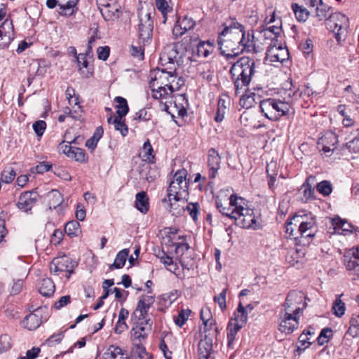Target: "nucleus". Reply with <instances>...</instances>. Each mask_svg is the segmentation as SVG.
Returning <instances> with one entry per match:
<instances>
[{
  "label": "nucleus",
  "mask_w": 359,
  "mask_h": 359,
  "mask_svg": "<svg viewBox=\"0 0 359 359\" xmlns=\"http://www.w3.org/2000/svg\"><path fill=\"white\" fill-rule=\"evenodd\" d=\"M216 206L218 210L223 215H225L230 219H233V217H232L233 214H231V211L233 209H231L230 207H224L223 205L219 202L216 201Z\"/></svg>",
  "instance_id": "nucleus-62"
},
{
  "label": "nucleus",
  "mask_w": 359,
  "mask_h": 359,
  "mask_svg": "<svg viewBox=\"0 0 359 359\" xmlns=\"http://www.w3.org/2000/svg\"><path fill=\"white\" fill-rule=\"evenodd\" d=\"M250 57L239 58L231 67L230 74L233 81L236 93L247 87L257 73V63Z\"/></svg>",
  "instance_id": "nucleus-1"
},
{
  "label": "nucleus",
  "mask_w": 359,
  "mask_h": 359,
  "mask_svg": "<svg viewBox=\"0 0 359 359\" xmlns=\"http://www.w3.org/2000/svg\"><path fill=\"white\" fill-rule=\"evenodd\" d=\"M320 6H317L316 8V16L319 20L327 19L328 16V12L330 10V7L325 5L322 3L319 4Z\"/></svg>",
  "instance_id": "nucleus-48"
},
{
  "label": "nucleus",
  "mask_w": 359,
  "mask_h": 359,
  "mask_svg": "<svg viewBox=\"0 0 359 359\" xmlns=\"http://www.w3.org/2000/svg\"><path fill=\"white\" fill-rule=\"evenodd\" d=\"M129 250L123 249L118 252L113 264L109 266V269H121L124 266L127 257H128Z\"/></svg>",
  "instance_id": "nucleus-33"
},
{
  "label": "nucleus",
  "mask_w": 359,
  "mask_h": 359,
  "mask_svg": "<svg viewBox=\"0 0 359 359\" xmlns=\"http://www.w3.org/2000/svg\"><path fill=\"white\" fill-rule=\"evenodd\" d=\"M301 190L303 191L304 197L306 201L314 198L315 190L314 188L309 183L308 180H306L302 184Z\"/></svg>",
  "instance_id": "nucleus-47"
},
{
  "label": "nucleus",
  "mask_w": 359,
  "mask_h": 359,
  "mask_svg": "<svg viewBox=\"0 0 359 359\" xmlns=\"http://www.w3.org/2000/svg\"><path fill=\"white\" fill-rule=\"evenodd\" d=\"M131 354L134 358H138L139 359H149L150 357L148 356V353L146 351L144 346L142 343L133 344Z\"/></svg>",
  "instance_id": "nucleus-39"
},
{
  "label": "nucleus",
  "mask_w": 359,
  "mask_h": 359,
  "mask_svg": "<svg viewBox=\"0 0 359 359\" xmlns=\"http://www.w3.org/2000/svg\"><path fill=\"white\" fill-rule=\"evenodd\" d=\"M138 27L139 43L145 46L151 42L152 38L154 25L150 13H147L144 18H140Z\"/></svg>",
  "instance_id": "nucleus-9"
},
{
  "label": "nucleus",
  "mask_w": 359,
  "mask_h": 359,
  "mask_svg": "<svg viewBox=\"0 0 359 359\" xmlns=\"http://www.w3.org/2000/svg\"><path fill=\"white\" fill-rule=\"evenodd\" d=\"M210 314V310L209 309H201V319L203 322V325L205 327H208V325L210 324V326H215V321L210 318H208Z\"/></svg>",
  "instance_id": "nucleus-57"
},
{
  "label": "nucleus",
  "mask_w": 359,
  "mask_h": 359,
  "mask_svg": "<svg viewBox=\"0 0 359 359\" xmlns=\"http://www.w3.org/2000/svg\"><path fill=\"white\" fill-rule=\"evenodd\" d=\"M175 190L170 189V184L168 188L167 197L172 196V198L181 203H187L189 198V187L183 188L182 185H174Z\"/></svg>",
  "instance_id": "nucleus-18"
},
{
  "label": "nucleus",
  "mask_w": 359,
  "mask_h": 359,
  "mask_svg": "<svg viewBox=\"0 0 359 359\" xmlns=\"http://www.w3.org/2000/svg\"><path fill=\"white\" fill-rule=\"evenodd\" d=\"M254 32L252 29L248 30V32L245 31V28L243 29L241 32V35L240 39L236 41V43H238L239 46L243 47L245 44L248 43L251 39H254Z\"/></svg>",
  "instance_id": "nucleus-49"
},
{
  "label": "nucleus",
  "mask_w": 359,
  "mask_h": 359,
  "mask_svg": "<svg viewBox=\"0 0 359 359\" xmlns=\"http://www.w3.org/2000/svg\"><path fill=\"white\" fill-rule=\"evenodd\" d=\"M59 13L61 15L70 16L76 11L79 0H58Z\"/></svg>",
  "instance_id": "nucleus-24"
},
{
  "label": "nucleus",
  "mask_w": 359,
  "mask_h": 359,
  "mask_svg": "<svg viewBox=\"0 0 359 359\" xmlns=\"http://www.w3.org/2000/svg\"><path fill=\"white\" fill-rule=\"evenodd\" d=\"M280 53L273 54L271 55V62H283L288 57V50L286 48H278Z\"/></svg>",
  "instance_id": "nucleus-52"
},
{
  "label": "nucleus",
  "mask_w": 359,
  "mask_h": 359,
  "mask_svg": "<svg viewBox=\"0 0 359 359\" xmlns=\"http://www.w3.org/2000/svg\"><path fill=\"white\" fill-rule=\"evenodd\" d=\"M187 171L185 169H181L177 170L174 176L173 180L170 182V189L175 190L174 185H182L183 188H186V187H189V181H187Z\"/></svg>",
  "instance_id": "nucleus-26"
},
{
  "label": "nucleus",
  "mask_w": 359,
  "mask_h": 359,
  "mask_svg": "<svg viewBox=\"0 0 359 359\" xmlns=\"http://www.w3.org/2000/svg\"><path fill=\"white\" fill-rule=\"evenodd\" d=\"M114 100L117 103L116 116L118 117V119L123 118L129 111L127 100L120 96L116 97Z\"/></svg>",
  "instance_id": "nucleus-34"
},
{
  "label": "nucleus",
  "mask_w": 359,
  "mask_h": 359,
  "mask_svg": "<svg viewBox=\"0 0 359 359\" xmlns=\"http://www.w3.org/2000/svg\"><path fill=\"white\" fill-rule=\"evenodd\" d=\"M337 135L332 132H327L319 138L317 144L318 149L322 150L326 156H330L337 148Z\"/></svg>",
  "instance_id": "nucleus-11"
},
{
  "label": "nucleus",
  "mask_w": 359,
  "mask_h": 359,
  "mask_svg": "<svg viewBox=\"0 0 359 359\" xmlns=\"http://www.w3.org/2000/svg\"><path fill=\"white\" fill-rule=\"evenodd\" d=\"M294 226H297V233L303 245L309 244L317 233L316 217L309 215H295L292 217Z\"/></svg>",
  "instance_id": "nucleus-2"
},
{
  "label": "nucleus",
  "mask_w": 359,
  "mask_h": 359,
  "mask_svg": "<svg viewBox=\"0 0 359 359\" xmlns=\"http://www.w3.org/2000/svg\"><path fill=\"white\" fill-rule=\"evenodd\" d=\"M191 313V310L189 309H182L177 317L175 318V324L182 327L188 320V318Z\"/></svg>",
  "instance_id": "nucleus-46"
},
{
  "label": "nucleus",
  "mask_w": 359,
  "mask_h": 359,
  "mask_svg": "<svg viewBox=\"0 0 359 359\" xmlns=\"http://www.w3.org/2000/svg\"><path fill=\"white\" fill-rule=\"evenodd\" d=\"M71 263V259L67 257H56L50 263V270L56 274L59 272H67L66 276L69 278L71 273H73Z\"/></svg>",
  "instance_id": "nucleus-12"
},
{
  "label": "nucleus",
  "mask_w": 359,
  "mask_h": 359,
  "mask_svg": "<svg viewBox=\"0 0 359 359\" xmlns=\"http://www.w3.org/2000/svg\"><path fill=\"white\" fill-rule=\"evenodd\" d=\"M174 81V76L164 69H158L154 76V79L151 81V86L152 87H155V86H167L170 90V93L174 91V88L172 85V83Z\"/></svg>",
  "instance_id": "nucleus-14"
},
{
  "label": "nucleus",
  "mask_w": 359,
  "mask_h": 359,
  "mask_svg": "<svg viewBox=\"0 0 359 359\" xmlns=\"http://www.w3.org/2000/svg\"><path fill=\"white\" fill-rule=\"evenodd\" d=\"M103 359H129L123 350L115 346H110L103 354Z\"/></svg>",
  "instance_id": "nucleus-28"
},
{
  "label": "nucleus",
  "mask_w": 359,
  "mask_h": 359,
  "mask_svg": "<svg viewBox=\"0 0 359 359\" xmlns=\"http://www.w3.org/2000/svg\"><path fill=\"white\" fill-rule=\"evenodd\" d=\"M135 207L143 214L149 211V198L144 191L139 192L135 196Z\"/></svg>",
  "instance_id": "nucleus-29"
},
{
  "label": "nucleus",
  "mask_w": 359,
  "mask_h": 359,
  "mask_svg": "<svg viewBox=\"0 0 359 359\" xmlns=\"http://www.w3.org/2000/svg\"><path fill=\"white\" fill-rule=\"evenodd\" d=\"M226 289H224L218 296L214 297V301L219 304V308L224 310L226 307Z\"/></svg>",
  "instance_id": "nucleus-58"
},
{
  "label": "nucleus",
  "mask_w": 359,
  "mask_h": 359,
  "mask_svg": "<svg viewBox=\"0 0 359 359\" xmlns=\"http://www.w3.org/2000/svg\"><path fill=\"white\" fill-rule=\"evenodd\" d=\"M40 351L39 347H33L26 352L25 356H20L18 358V359H35L40 353Z\"/></svg>",
  "instance_id": "nucleus-63"
},
{
  "label": "nucleus",
  "mask_w": 359,
  "mask_h": 359,
  "mask_svg": "<svg viewBox=\"0 0 359 359\" xmlns=\"http://www.w3.org/2000/svg\"><path fill=\"white\" fill-rule=\"evenodd\" d=\"M333 313L337 316L341 317L345 312V304L340 299H337L332 306Z\"/></svg>",
  "instance_id": "nucleus-50"
},
{
  "label": "nucleus",
  "mask_w": 359,
  "mask_h": 359,
  "mask_svg": "<svg viewBox=\"0 0 359 359\" xmlns=\"http://www.w3.org/2000/svg\"><path fill=\"white\" fill-rule=\"evenodd\" d=\"M114 126L115 130L119 131L123 137L128 135V128L125 123L124 118L118 119V117L115 116L114 118Z\"/></svg>",
  "instance_id": "nucleus-44"
},
{
  "label": "nucleus",
  "mask_w": 359,
  "mask_h": 359,
  "mask_svg": "<svg viewBox=\"0 0 359 359\" xmlns=\"http://www.w3.org/2000/svg\"><path fill=\"white\" fill-rule=\"evenodd\" d=\"M16 175V172L13 168L11 166H6L1 172V177L2 182L6 184H9L13 182L15 177Z\"/></svg>",
  "instance_id": "nucleus-42"
},
{
  "label": "nucleus",
  "mask_w": 359,
  "mask_h": 359,
  "mask_svg": "<svg viewBox=\"0 0 359 359\" xmlns=\"http://www.w3.org/2000/svg\"><path fill=\"white\" fill-rule=\"evenodd\" d=\"M39 195L36 191H29L21 194L17 206L19 209L27 212L30 210L37 202Z\"/></svg>",
  "instance_id": "nucleus-15"
},
{
  "label": "nucleus",
  "mask_w": 359,
  "mask_h": 359,
  "mask_svg": "<svg viewBox=\"0 0 359 359\" xmlns=\"http://www.w3.org/2000/svg\"><path fill=\"white\" fill-rule=\"evenodd\" d=\"M344 264L348 271H352L353 275L359 278V246L353 248L344 257Z\"/></svg>",
  "instance_id": "nucleus-16"
},
{
  "label": "nucleus",
  "mask_w": 359,
  "mask_h": 359,
  "mask_svg": "<svg viewBox=\"0 0 359 359\" xmlns=\"http://www.w3.org/2000/svg\"><path fill=\"white\" fill-rule=\"evenodd\" d=\"M11 348V337L8 334L0 337V353L7 351Z\"/></svg>",
  "instance_id": "nucleus-55"
},
{
  "label": "nucleus",
  "mask_w": 359,
  "mask_h": 359,
  "mask_svg": "<svg viewBox=\"0 0 359 359\" xmlns=\"http://www.w3.org/2000/svg\"><path fill=\"white\" fill-rule=\"evenodd\" d=\"M41 316L40 314V309H37L34 313H32L26 316L23 321L24 325L29 330H34L39 327L41 324Z\"/></svg>",
  "instance_id": "nucleus-23"
},
{
  "label": "nucleus",
  "mask_w": 359,
  "mask_h": 359,
  "mask_svg": "<svg viewBox=\"0 0 359 359\" xmlns=\"http://www.w3.org/2000/svg\"><path fill=\"white\" fill-rule=\"evenodd\" d=\"M199 209L200 206L198 203H189L185 208V210L189 212V215L194 221L197 220Z\"/></svg>",
  "instance_id": "nucleus-54"
},
{
  "label": "nucleus",
  "mask_w": 359,
  "mask_h": 359,
  "mask_svg": "<svg viewBox=\"0 0 359 359\" xmlns=\"http://www.w3.org/2000/svg\"><path fill=\"white\" fill-rule=\"evenodd\" d=\"M261 111L271 121H277L289 113L290 104L273 98L264 99L259 102Z\"/></svg>",
  "instance_id": "nucleus-3"
},
{
  "label": "nucleus",
  "mask_w": 359,
  "mask_h": 359,
  "mask_svg": "<svg viewBox=\"0 0 359 359\" xmlns=\"http://www.w3.org/2000/svg\"><path fill=\"white\" fill-rule=\"evenodd\" d=\"M163 203H168L169 211L172 215L177 216L182 215L185 211L184 204L172 198V196L165 198Z\"/></svg>",
  "instance_id": "nucleus-25"
},
{
  "label": "nucleus",
  "mask_w": 359,
  "mask_h": 359,
  "mask_svg": "<svg viewBox=\"0 0 359 359\" xmlns=\"http://www.w3.org/2000/svg\"><path fill=\"white\" fill-rule=\"evenodd\" d=\"M46 128V123L44 121H37L33 124V129L37 136H41Z\"/></svg>",
  "instance_id": "nucleus-61"
},
{
  "label": "nucleus",
  "mask_w": 359,
  "mask_h": 359,
  "mask_svg": "<svg viewBox=\"0 0 359 359\" xmlns=\"http://www.w3.org/2000/svg\"><path fill=\"white\" fill-rule=\"evenodd\" d=\"M110 48L109 46L99 47L97 50V57L100 60L105 61L109 55Z\"/></svg>",
  "instance_id": "nucleus-64"
},
{
  "label": "nucleus",
  "mask_w": 359,
  "mask_h": 359,
  "mask_svg": "<svg viewBox=\"0 0 359 359\" xmlns=\"http://www.w3.org/2000/svg\"><path fill=\"white\" fill-rule=\"evenodd\" d=\"M65 231L71 238L79 236L81 232L79 222L76 220L68 222L65 224Z\"/></svg>",
  "instance_id": "nucleus-35"
},
{
  "label": "nucleus",
  "mask_w": 359,
  "mask_h": 359,
  "mask_svg": "<svg viewBox=\"0 0 359 359\" xmlns=\"http://www.w3.org/2000/svg\"><path fill=\"white\" fill-rule=\"evenodd\" d=\"M317 191L324 196H329L332 191V185L330 181L323 180L316 186Z\"/></svg>",
  "instance_id": "nucleus-43"
},
{
  "label": "nucleus",
  "mask_w": 359,
  "mask_h": 359,
  "mask_svg": "<svg viewBox=\"0 0 359 359\" xmlns=\"http://www.w3.org/2000/svg\"><path fill=\"white\" fill-rule=\"evenodd\" d=\"M359 324V313L356 316L353 315L350 320V327L344 334L342 343L344 344H348L351 341V338L356 337L355 326Z\"/></svg>",
  "instance_id": "nucleus-31"
},
{
  "label": "nucleus",
  "mask_w": 359,
  "mask_h": 359,
  "mask_svg": "<svg viewBox=\"0 0 359 359\" xmlns=\"http://www.w3.org/2000/svg\"><path fill=\"white\" fill-rule=\"evenodd\" d=\"M97 4L105 20H115L122 13L121 6L116 0H97Z\"/></svg>",
  "instance_id": "nucleus-8"
},
{
  "label": "nucleus",
  "mask_w": 359,
  "mask_h": 359,
  "mask_svg": "<svg viewBox=\"0 0 359 359\" xmlns=\"http://www.w3.org/2000/svg\"><path fill=\"white\" fill-rule=\"evenodd\" d=\"M292 8L298 21L305 22L307 20L309 15V12L306 9L302 8L297 4H293L292 5Z\"/></svg>",
  "instance_id": "nucleus-40"
},
{
  "label": "nucleus",
  "mask_w": 359,
  "mask_h": 359,
  "mask_svg": "<svg viewBox=\"0 0 359 359\" xmlns=\"http://www.w3.org/2000/svg\"><path fill=\"white\" fill-rule=\"evenodd\" d=\"M221 157L219 153L213 148L210 149L208 155V165L209 167L208 176L214 179L220 168Z\"/></svg>",
  "instance_id": "nucleus-17"
},
{
  "label": "nucleus",
  "mask_w": 359,
  "mask_h": 359,
  "mask_svg": "<svg viewBox=\"0 0 359 359\" xmlns=\"http://www.w3.org/2000/svg\"><path fill=\"white\" fill-rule=\"evenodd\" d=\"M213 43L210 41H200L196 48L193 50V56L197 55L198 57H208L214 51Z\"/></svg>",
  "instance_id": "nucleus-21"
},
{
  "label": "nucleus",
  "mask_w": 359,
  "mask_h": 359,
  "mask_svg": "<svg viewBox=\"0 0 359 359\" xmlns=\"http://www.w3.org/2000/svg\"><path fill=\"white\" fill-rule=\"evenodd\" d=\"M134 327L139 330V332H142V333H148L151 329V323H150V319L138 320L136 326Z\"/></svg>",
  "instance_id": "nucleus-53"
},
{
  "label": "nucleus",
  "mask_w": 359,
  "mask_h": 359,
  "mask_svg": "<svg viewBox=\"0 0 359 359\" xmlns=\"http://www.w3.org/2000/svg\"><path fill=\"white\" fill-rule=\"evenodd\" d=\"M333 224L335 225V228H341L343 231H351L350 228L352 227V226L348 224L346 221L343 220L340 218L334 219H333Z\"/></svg>",
  "instance_id": "nucleus-60"
},
{
  "label": "nucleus",
  "mask_w": 359,
  "mask_h": 359,
  "mask_svg": "<svg viewBox=\"0 0 359 359\" xmlns=\"http://www.w3.org/2000/svg\"><path fill=\"white\" fill-rule=\"evenodd\" d=\"M150 308L149 305H147L145 302L139 299L134 315L137 317L138 320L147 319L148 311Z\"/></svg>",
  "instance_id": "nucleus-36"
},
{
  "label": "nucleus",
  "mask_w": 359,
  "mask_h": 359,
  "mask_svg": "<svg viewBox=\"0 0 359 359\" xmlns=\"http://www.w3.org/2000/svg\"><path fill=\"white\" fill-rule=\"evenodd\" d=\"M241 329L239 326L233 324V321H230L227 327V339L228 346L233 348V344L235 340L238 332Z\"/></svg>",
  "instance_id": "nucleus-38"
},
{
  "label": "nucleus",
  "mask_w": 359,
  "mask_h": 359,
  "mask_svg": "<svg viewBox=\"0 0 359 359\" xmlns=\"http://www.w3.org/2000/svg\"><path fill=\"white\" fill-rule=\"evenodd\" d=\"M305 295L302 291L292 290L290 292L283 304L284 311L297 315L306 307L304 302Z\"/></svg>",
  "instance_id": "nucleus-7"
},
{
  "label": "nucleus",
  "mask_w": 359,
  "mask_h": 359,
  "mask_svg": "<svg viewBox=\"0 0 359 359\" xmlns=\"http://www.w3.org/2000/svg\"><path fill=\"white\" fill-rule=\"evenodd\" d=\"M248 313L245 311V307L240 302L236 311L234 312V318L231 320L233 324L240 327H243L247 323Z\"/></svg>",
  "instance_id": "nucleus-27"
},
{
  "label": "nucleus",
  "mask_w": 359,
  "mask_h": 359,
  "mask_svg": "<svg viewBox=\"0 0 359 359\" xmlns=\"http://www.w3.org/2000/svg\"><path fill=\"white\" fill-rule=\"evenodd\" d=\"M244 29V26L234 19L231 20L228 24L226 25L224 29L221 32L218 37V44L220 46V48L225 43H228L229 41H233V42H236L240 39L241 32ZM226 47H228V44L225 45Z\"/></svg>",
  "instance_id": "nucleus-4"
},
{
  "label": "nucleus",
  "mask_w": 359,
  "mask_h": 359,
  "mask_svg": "<svg viewBox=\"0 0 359 359\" xmlns=\"http://www.w3.org/2000/svg\"><path fill=\"white\" fill-rule=\"evenodd\" d=\"M79 57H80V61H81L80 63H78V65H79V71L81 72V74H82L85 77L88 78V77H89L90 75L92 74V72H90L88 70L87 71V72H85L84 71H82V69H81V67L83 68H86V69L88 67V62L86 60V57H88V56L86 55V54L80 53Z\"/></svg>",
  "instance_id": "nucleus-56"
},
{
  "label": "nucleus",
  "mask_w": 359,
  "mask_h": 359,
  "mask_svg": "<svg viewBox=\"0 0 359 359\" xmlns=\"http://www.w3.org/2000/svg\"><path fill=\"white\" fill-rule=\"evenodd\" d=\"M212 351V339L205 334L198 343V353L201 358L208 359Z\"/></svg>",
  "instance_id": "nucleus-22"
},
{
  "label": "nucleus",
  "mask_w": 359,
  "mask_h": 359,
  "mask_svg": "<svg viewBox=\"0 0 359 359\" xmlns=\"http://www.w3.org/2000/svg\"><path fill=\"white\" fill-rule=\"evenodd\" d=\"M155 4L157 9L163 15V22L165 23L167 20V14L172 11V8L168 6V4L165 0H156Z\"/></svg>",
  "instance_id": "nucleus-41"
},
{
  "label": "nucleus",
  "mask_w": 359,
  "mask_h": 359,
  "mask_svg": "<svg viewBox=\"0 0 359 359\" xmlns=\"http://www.w3.org/2000/svg\"><path fill=\"white\" fill-rule=\"evenodd\" d=\"M61 148H63V152L69 158L74 159L76 161L80 163H85L86 161V153L83 149L79 147H71L70 145L60 144Z\"/></svg>",
  "instance_id": "nucleus-19"
},
{
  "label": "nucleus",
  "mask_w": 359,
  "mask_h": 359,
  "mask_svg": "<svg viewBox=\"0 0 359 359\" xmlns=\"http://www.w3.org/2000/svg\"><path fill=\"white\" fill-rule=\"evenodd\" d=\"M128 311L124 308H121L119 311L118 319L114 327V332L116 334H121L128 328L126 319L128 318Z\"/></svg>",
  "instance_id": "nucleus-32"
},
{
  "label": "nucleus",
  "mask_w": 359,
  "mask_h": 359,
  "mask_svg": "<svg viewBox=\"0 0 359 359\" xmlns=\"http://www.w3.org/2000/svg\"><path fill=\"white\" fill-rule=\"evenodd\" d=\"M281 27L280 26H269L264 29V36L266 37H271V34L274 35V37H277V36L280 33Z\"/></svg>",
  "instance_id": "nucleus-59"
},
{
  "label": "nucleus",
  "mask_w": 359,
  "mask_h": 359,
  "mask_svg": "<svg viewBox=\"0 0 359 359\" xmlns=\"http://www.w3.org/2000/svg\"><path fill=\"white\" fill-rule=\"evenodd\" d=\"M279 320V330L283 333L291 334L298 327V318L292 313L281 311Z\"/></svg>",
  "instance_id": "nucleus-10"
},
{
  "label": "nucleus",
  "mask_w": 359,
  "mask_h": 359,
  "mask_svg": "<svg viewBox=\"0 0 359 359\" xmlns=\"http://www.w3.org/2000/svg\"><path fill=\"white\" fill-rule=\"evenodd\" d=\"M148 336V333H142V332H139L134 327L131 330V340L133 341V344L142 343V340L145 339Z\"/></svg>",
  "instance_id": "nucleus-51"
},
{
  "label": "nucleus",
  "mask_w": 359,
  "mask_h": 359,
  "mask_svg": "<svg viewBox=\"0 0 359 359\" xmlns=\"http://www.w3.org/2000/svg\"><path fill=\"white\" fill-rule=\"evenodd\" d=\"M142 152L144 153L143 157L145 158L146 161H148L150 163L154 162V150L149 140H147V141L144 142L143 144Z\"/></svg>",
  "instance_id": "nucleus-45"
},
{
  "label": "nucleus",
  "mask_w": 359,
  "mask_h": 359,
  "mask_svg": "<svg viewBox=\"0 0 359 359\" xmlns=\"http://www.w3.org/2000/svg\"><path fill=\"white\" fill-rule=\"evenodd\" d=\"M178 25H175L173 29V34L176 36H182L186 32L192 29L195 25L196 22L187 15L184 16L182 20L177 21Z\"/></svg>",
  "instance_id": "nucleus-20"
},
{
  "label": "nucleus",
  "mask_w": 359,
  "mask_h": 359,
  "mask_svg": "<svg viewBox=\"0 0 359 359\" xmlns=\"http://www.w3.org/2000/svg\"><path fill=\"white\" fill-rule=\"evenodd\" d=\"M327 24L329 29L335 32V38L338 42L344 40L348 25V18L345 15L340 13L329 15Z\"/></svg>",
  "instance_id": "nucleus-6"
},
{
  "label": "nucleus",
  "mask_w": 359,
  "mask_h": 359,
  "mask_svg": "<svg viewBox=\"0 0 359 359\" xmlns=\"http://www.w3.org/2000/svg\"><path fill=\"white\" fill-rule=\"evenodd\" d=\"M231 214H233L232 217L236 225L244 229L253 228L255 229L258 227L252 210L236 207L231 211Z\"/></svg>",
  "instance_id": "nucleus-5"
},
{
  "label": "nucleus",
  "mask_w": 359,
  "mask_h": 359,
  "mask_svg": "<svg viewBox=\"0 0 359 359\" xmlns=\"http://www.w3.org/2000/svg\"><path fill=\"white\" fill-rule=\"evenodd\" d=\"M39 291L44 297H50L55 292V284L49 278H43L39 284Z\"/></svg>",
  "instance_id": "nucleus-30"
},
{
  "label": "nucleus",
  "mask_w": 359,
  "mask_h": 359,
  "mask_svg": "<svg viewBox=\"0 0 359 359\" xmlns=\"http://www.w3.org/2000/svg\"><path fill=\"white\" fill-rule=\"evenodd\" d=\"M14 38L11 20L6 19L0 26V49L7 48Z\"/></svg>",
  "instance_id": "nucleus-13"
},
{
  "label": "nucleus",
  "mask_w": 359,
  "mask_h": 359,
  "mask_svg": "<svg viewBox=\"0 0 359 359\" xmlns=\"http://www.w3.org/2000/svg\"><path fill=\"white\" fill-rule=\"evenodd\" d=\"M177 55V52L174 46H168L165 48L163 52L161 53V60H168L169 63H174L175 61L176 57Z\"/></svg>",
  "instance_id": "nucleus-37"
}]
</instances>
